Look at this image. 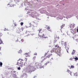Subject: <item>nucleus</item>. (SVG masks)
<instances>
[{
	"instance_id": "nucleus-1",
	"label": "nucleus",
	"mask_w": 78,
	"mask_h": 78,
	"mask_svg": "<svg viewBox=\"0 0 78 78\" xmlns=\"http://www.w3.org/2000/svg\"><path fill=\"white\" fill-rule=\"evenodd\" d=\"M55 48H54L51 51V53L55 52L57 53V55L60 56H61V48L58 45V44H56L55 46Z\"/></svg>"
},
{
	"instance_id": "nucleus-2",
	"label": "nucleus",
	"mask_w": 78,
	"mask_h": 78,
	"mask_svg": "<svg viewBox=\"0 0 78 78\" xmlns=\"http://www.w3.org/2000/svg\"><path fill=\"white\" fill-rule=\"evenodd\" d=\"M37 68V66L35 65V66H33L31 65H28L27 68L28 70V73H31L32 72H34L36 70Z\"/></svg>"
},
{
	"instance_id": "nucleus-3",
	"label": "nucleus",
	"mask_w": 78,
	"mask_h": 78,
	"mask_svg": "<svg viewBox=\"0 0 78 78\" xmlns=\"http://www.w3.org/2000/svg\"><path fill=\"white\" fill-rule=\"evenodd\" d=\"M16 65L18 66L19 67H22L23 66H27V63L25 62L24 63L23 62V60L20 58L17 63Z\"/></svg>"
},
{
	"instance_id": "nucleus-4",
	"label": "nucleus",
	"mask_w": 78,
	"mask_h": 78,
	"mask_svg": "<svg viewBox=\"0 0 78 78\" xmlns=\"http://www.w3.org/2000/svg\"><path fill=\"white\" fill-rule=\"evenodd\" d=\"M42 28H40L38 30V31H39L38 35L40 37L43 38L45 39H46V38H48V37H45V34H44L42 33L41 32V31H42Z\"/></svg>"
},
{
	"instance_id": "nucleus-5",
	"label": "nucleus",
	"mask_w": 78,
	"mask_h": 78,
	"mask_svg": "<svg viewBox=\"0 0 78 78\" xmlns=\"http://www.w3.org/2000/svg\"><path fill=\"white\" fill-rule=\"evenodd\" d=\"M51 55L52 54H50L48 55V56H45L47 55V53H46L44 55L45 56H44V57H42L41 58V60H42V61H41V62H43V61H44V60H45V59H46L47 58H50V56H51Z\"/></svg>"
},
{
	"instance_id": "nucleus-6",
	"label": "nucleus",
	"mask_w": 78,
	"mask_h": 78,
	"mask_svg": "<svg viewBox=\"0 0 78 78\" xmlns=\"http://www.w3.org/2000/svg\"><path fill=\"white\" fill-rule=\"evenodd\" d=\"M23 28L22 27L20 29H18L16 31V33H20L22 32V31H23Z\"/></svg>"
},
{
	"instance_id": "nucleus-7",
	"label": "nucleus",
	"mask_w": 78,
	"mask_h": 78,
	"mask_svg": "<svg viewBox=\"0 0 78 78\" xmlns=\"http://www.w3.org/2000/svg\"><path fill=\"white\" fill-rule=\"evenodd\" d=\"M32 25L34 27H36L37 25V21H35L34 22H32Z\"/></svg>"
},
{
	"instance_id": "nucleus-8",
	"label": "nucleus",
	"mask_w": 78,
	"mask_h": 78,
	"mask_svg": "<svg viewBox=\"0 0 78 78\" xmlns=\"http://www.w3.org/2000/svg\"><path fill=\"white\" fill-rule=\"evenodd\" d=\"M46 29H47V30H48V31H49L51 32H52V30H51V29H50V26H46Z\"/></svg>"
},
{
	"instance_id": "nucleus-9",
	"label": "nucleus",
	"mask_w": 78,
	"mask_h": 78,
	"mask_svg": "<svg viewBox=\"0 0 78 78\" xmlns=\"http://www.w3.org/2000/svg\"><path fill=\"white\" fill-rule=\"evenodd\" d=\"M21 40V42H23L24 41L23 39H21L20 38H18V41H20Z\"/></svg>"
},
{
	"instance_id": "nucleus-10",
	"label": "nucleus",
	"mask_w": 78,
	"mask_h": 78,
	"mask_svg": "<svg viewBox=\"0 0 78 78\" xmlns=\"http://www.w3.org/2000/svg\"><path fill=\"white\" fill-rule=\"evenodd\" d=\"M26 36H29V35H30V32L27 31L26 32Z\"/></svg>"
},
{
	"instance_id": "nucleus-11",
	"label": "nucleus",
	"mask_w": 78,
	"mask_h": 78,
	"mask_svg": "<svg viewBox=\"0 0 78 78\" xmlns=\"http://www.w3.org/2000/svg\"><path fill=\"white\" fill-rule=\"evenodd\" d=\"M65 48L67 51V52L68 53H69V51H69V46L68 47L66 46Z\"/></svg>"
},
{
	"instance_id": "nucleus-12",
	"label": "nucleus",
	"mask_w": 78,
	"mask_h": 78,
	"mask_svg": "<svg viewBox=\"0 0 78 78\" xmlns=\"http://www.w3.org/2000/svg\"><path fill=\"white\" fill-rule=\"evenodd\" d=\"M24 55H25V56H26L27 57H28V56H30V55H29V54H28V53H25Z\"/></svg>"
},
{
	"instance_id": "nucleus-13",
	"label": "nucleus",
	"mask_w": 78,
	"mask_h": 78,
	"mask_svg": "<svg viewBox=\"0 0 78 78\" xmlns=\"http://www.w3.org/2000/svg\"><path fill=\"white\" fill-rule=\"evenodd\" d=\"M17 25L16 24H14V25H12V27H13L14 28H16V27Z\"/></svg>"
},
{
	"instance_id": "nucleus-14",
	"label": "nucleus",
	"mask_w": 78,
	"mask_h": 78,
	"mask_svg": "<svg viewBox=\"0 0 78 78\" xmlns=\"http://www.w3.org/2000/svg\"><path fill=\"white\" fill-rule=\"evenodd\" d=\"M65 25V24H63L61 26V32H62V30H62V28H63V27H64Z\"/></svg>"
},
{
	"instance_id": "nucleus-15",
	"label": "nucleus",
	"mask_w": 78,
	"mask_h": 78,
	"mask_svg": "<svg viewBox=\"0 0 78 78\" xmlns=\"http://www.w3.org/2000/svg\"><path fill=\"white\" fill-rule=\"evenodd\" d=\"M67 72H68V73H69L70 75H71V73H72V72H71V71H70V70H69V69H67Z\"/></svg>"
},
{
	"instance_id": "nucleus-16",
	"label": "nucleus",
	"mask_w": 78,
	"mask_h": 78,
	"mask_svg": "<svg viewBox=\"0 0 78 78\" xmlns=\"http://www.w3.org/2000/svg\"><path fill=\"white\" fill-rule=\"evenodd\" d=\"M75 50H73V51L72 52V55H74V54H75Z\"/></svg>"
},
{
	"instance_id": "nucleus-17",
	"label": "nucleus",
	"mask_w": 78,
	"mask_h": 78,
	"mask_svg": "<svg viewBox=\"0 0 78 78\" xmlns=\"http://www.w3.org/2000/svg\"><path fill=\"white\" fill-rule=\"evenodd\" d=\"M50 63V61H48L45 64H44L45 66H47L48 64H49Z\"/></svg>"
},
{
	"instance_id": "nucleus-18",
	"label": "nucleus",
	"mask_w": 78,
	"mask_h": 78,
	"mask_svg": "<svg viewBox=\"0 0 78 78\" xmlns=\"http://www.w3.org/2000/svg\"><path fill=\"white\" fill-rule=\"evenodd\" d=\"M27 58H25L24 60H23V61H25V62H27Z\"/></svg>"
},
{
	"instance_id": "nucleus-19",
	"label": "nucleus",
	"mask_w": 78,
	"mask_h": 78,
	"mask_svg": "<svg viewBox=\"0 0 78 78\" xmlns=\"http://www.w3.org/2000/svg\"><path fill=\"white\" fill-rule=\"evenodd\" d=\"M74 67H75V66H74L72 65L71 66V67L70 68V69H73L74 68Z\"/></svg>"
},
{
	"instance_id": "nucleus-20",
	"label": "nucleus",
	"mask_w": 78,
	"mask_h": 78,
	"mask_svg": "<svg viewBox=\"0 0 78 78\" xmlns=\"http://www.w3.org/2000/svg\"><path fill=\"white\" fill-rule=\"evenodd\" d=\"M73 59H74V57L73 58L72 57L69 59V60L70 61H72Z\"/></svg>"
},
{
	"instance_id": "nucleus-21",
	"label": "nucleus",
	"mask_w": 78,
	"mask_h": 78,
	"mask_svg": "<svg viewBox=\"0 0 78 78\" xmlns=\"http://www.w3.org/2000/svg\"><path fill=\"white\" fill-rule=\"evenodd\" d=\"M2 65H3V63H2V62H0V67H2Z\"/></svg>"
},
{
	"instance_id": "nucleus-22",
	"label": "nucleus",
	"mask_w": 78,
	"mask_h": 78,
	"mask_svg": "<svg viewBox=\"0 0 78 78\" xmlns=\"http://www.w3.org/2000/svg\"><path fill=\"white\" fill-rule=\"evenodd\" d=\"M74 59H75V60H78V57H76L75 58H74Z\"/></svg>"
},
{
	"instance_id": "nucleus-23",
	"label": "nucleus",
	"mask_w": 78,
	"mask_h": 78,
	"mask_svg": "<svg viewBox=\"0 0 78 78\" xmlns=\"http://www.w3.org/2000/svg\"><path fill=\"white\" fill-rule=\"evenodd\" d=\"M64 44L65 46V47H66L67 46V43H66V42H64Z\"/></svg>"
},
{
	"instance_id": "nucleus-24",
	"label": "nucleus",
	"mask_w": 78,
	"mask_h": 78,
	"mask_svg": "<svg viewBox=\"0 0 78 78\" xmlns=\"http://www.w3.org/2000/svg\"><path fill=\"white\" fill-rule=\"evenodd\" d=\"M20 25L21 26H22V25H23V22H21L20 23Z\"/></svg>"
},
{
	"instance_id": "nucleus-25",
	"label": "nucleus",
	"mask_w": 78,
	"mask_h": 78,
	"mask_svg": "<svg viewBox=\"0 0 78 78\" xmlns=\"http://www.w3.org/2000/svg\"><path fill=\"white\" fill-rule=\"evenodd\" d=\"M33 59H34H34H36V56H34L33 58Z\"/></svg>"
},
{
	"instance_id": "nucleus-26",
	"label": "nucleus",
	"mask_w": 78,
	"mask_h": 78,
	"mask_svg": "<svg viewBox=\"0 0 78 78\" xmlns=\"http://www.w3.org/2000/svg\"><path fill=\"white\" fill-rule=\"evenodd\" d=\"M34 55H37V53L35 52L34 53Z\"/></svg>"
},
{
	"instance_id": "nucleus-27",
	"label": "nucleus",
	"mask_w": 78,
	"mask_h": 78,
	"mask_svg": "<svg viewBox=\"0 0 78 78\" xmlns=\"http://www.w3.org/2000/svg\"><path fill=\"white\" fill-rule=\"evenodd\" d=\"M18 69L19 70H20L21 69H20V67H19L18 68Z\"/></svg>"
},
{
	"instance_id": "nucleus-28",
	"label": "nucleus",
	"mask_w": 78,
	"mask_h": 78,
	"mask_svg": "<svg viewBox=\"0 0 78 78\" xmlns=\"http://www.w3.org/2000/svg\"><path fill=\"white\" fill-rule=\"evenodd\" d=\"M4 31H6V30H7L6 28H5V29L4 30Z\"/></svg>"
},
{
	"instance_id": "nucleus-29",
	"label": "nucleus",
	"mask_w": 78,
	"mask_h": 78,
	"mask_svg": "<svg viewBox=\"0 0 78 78\" xmlns=\"http://www.w3.org/2000/svg\"><path fill=\"white\" fill-rule=\"evenodd\" d=\"M77 74H78L77 73H76L75 74V75H76V76H77Z\"/></svg>"
},
{
	"instance_id": "nucleus-30",
	"label": "nucleus",
	"mask_w": 78,
	"mask_h": 78,
	"mask_svg": "<svg viewBox=\"0 0 78 78\" xmlns=\"http://www.w3.org/2000/svg\"><path fill=\"white\" fill-rule=\"evenodd\" d=\"M2 43H3V41L1 42L0 43V44H2Z\"/></svg>"
},
{
	"instance_id": "nucleus-31",
	"label": "nucleus",
	"mask_w": 78,
	"mask_h": 78,
	"mask_svg": "<svg viewBox=\"0 0 78 78\" xmlns=\"http://www.w3.org/2000/svg\"><path fill=\"white\" fill-rule=\"evenodd\" d=\"M0 42H2V41L1 39V38H0Z\"/></svg>"
},
{
	"instance_id": "nucleus-32",
	"label": "nucleus",
	"mask_w": 78,
	"mask_h": 78,
	"mask_svg": "<svg viewBox=\"0 0 78 78\" xmlns=\"http://www.w3.org/2000/svg\"><path fill=\"white\" fill-rule=\"evenodd\" d=\"M22 52V51H19V52H20H20Z\"/></svg>"
},
{
	"instance_id": "nucleus-33",
	"label": "nucleus",
	"mask_w": 78,
	"mask_h": 78,
	"mask_svg": "<svg viewBox=\"0 0 78 78\" xmlns=\"http://www.w3.org/2000/svg\"><path fill=\"white\" fill-rule=\"evenodd\" d=\"M16 71H13V73H16Z\"/></svg>"
},
{
	"instance_id": "nucleus-34",
	"label": "nucleus",
	"mask_w": 78,
	"mask_h": 78,
	"mask_svg": "<svg viewBox=\"0 0 78 78\" xmlns=\"http://www.w3.org/2000/svg\"><path fill=\"white\" fill-rule=\"evenodd\" d=\"M77 33H78V28L77 29Z\"/></svg>"
},
{
	"instance_id": "nucleus-35",
	"label": "nucleus",
	"mask_w": 78,
	"mask_h": 78,
	"mask_svg": "<svg viewBox=\"0 0 78 78\" xmlns=\"http://www.w3.org/2000/svg\"><path fill=\"white\" fill-rule=\"evenodd\" d=\"M7 5H10V4H8Z\"/></svg>"
},
{
	"instance_id": "nucleus-36",
	"label": "nucleus",
	"mask_w": 78,
	"mask_h": 78,
	"mask_svg": "<svg viewBox=\"0 0 78 78\" xmlns=\"http://www.w3.org/2000/svg\"><path fill=\"white\" fill-rule=\"evenodd\" d=\"M57 38H58V39H59V37H58Z\"/></svg>"
},
{
	"instance_id": "nucleus-37",
	"label": "nucleus",
	"mask_w": 78,
	"mask_h": 78,
	"mask_svg": "<svg viewBox=\"0 0 78 78\" xmlns=\"http://www.w3.org/2000/svg\"><path fill=\"white\" fill-rule=\"evenodd\" d=\"M0 50H1V47H0Z\"/></svg>"
},
{
	"instance_id": "nucleus-38",
	"label": "nucleus",
	"mask_w": 78,
	"mask_h": 78,
	"mask_svg": "<svg viewBox=\"0 0 78 78\" xmlns=\"http://www.w3.org/2000/svg\"><path fill=\"white\" fill-rule=\"evenodd\" d=\"M69 67H70V66H68Z\"/></svg>"
},
{
	"instance_id": "nucleus-39",
	"label": "nucleus",
	"mask_w": 78,
	"mask_h": 78,
	"mask_svg": "<svg viewBox=\"0 0 78 78\" xmlns=\"http://www.w3.org/2000/svg\"><path fill=\"white\" fill-rule=\"evenodd\" d=\"M51 59H53V58H52Z\"/></svg>"
}]
</instances>
